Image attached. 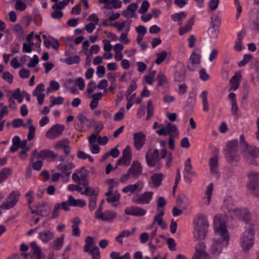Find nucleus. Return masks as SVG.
Returning a JSON list of instances; mask_svg holds the SVG:
<instances>
[{"mask_svg": "<svg viewBox=\"0 0 259 259\" xmlns=\"http://www.w3.org/2000/svg\"><path fill=\"white\" fill-rule=\"evenodd\" d=\"M213 221L215 234L220 236L222 238L218 240H213L210 250L211 254L218 255L222 252L223 248L228 245L229 237L226 225L221 217L215 215Z\"/></svg>", "mask_w": 259, "mask_h": 259, "instance_id": "nucleus-1", "label": "nucleus"}, {"mask_svg": "<svg viewBox=\"0 0 259 259\" xmlns=\"http://www.w3.org/2000/svg\"><path fill=\"white\" fill-rule=\"evenodd\" d=\"M194 238L197 240L205 238L208 232L209 223L207 217L202 213H198L193 220Z\"/></svg>", "mask_w": 259, "mask_h": 259, "instance_id": "nucleus-2", "label": "nucleus"}, {"mask_svg": "<svg viewBox=\"0 0 259 259\" xmlns=\"http://www.w3.org/2000/svg\"><path fill=\"white\" fill-rule=\"evenodd\" d=\"M166 155V149H161L159 153L157 149L150 148L145 154L146 163L149 167L156 166L157 168L159 169L161 167L160 160L164 158Z\"/></svg>", "mask_w": 259, "mask_h": 259, "instance_id": "nucleus-3", "label": "nucleus"}, {"mask_svg": "<svg viewBox=\"0 0 259 259\" xmlns=\"http://www.w3.org/2000/svg\"><path fill=\"white\" fill-rule=\"evenodd\" d=\"M224 206L228 209L229 212L233 217L237 218L241 221L247 222L250 219V215L247 208H233L232 200L230 197H228L225 200Z\"/></svg>", "mask_w": 259, "mask_h": 259, "instance_id": "nucleus-4", "label": "nucleus"}, {"mask_svg": "<svg viewBox=\"0 0 259 259\" xmlns=\"http://www.w3.org/2000/svg\"><path fill=\"white\" fill-rule=\"evenodd\" d=\"M254 226L248 224L240 237V244L244 251L249 250L254 244Z\"/></svg>", "mask_w": 259, "mask_h": 259, "instance_id": "nucleus-5", "label": "nucleus"}, {"mask_svg": "<svg viewBox=\"0 0 259 259\" xmlns=\"http://www.w3.org/2000/svg\"><path fill=\"white\" fill-rule=\"evenodd\" d=\"M237 145V140L231 141L227 144L225 150L227 161L232 165H235L239 160Z\"/></svg>", "mask_w": 259, "mask_h": 259, "instance_id": "nucleus-6", "label": "nucleus"}, {"mask_svg": "<svg viewBox=\"0 0 259 259\" xmlns=\"http://www.w3.org/2000/svg\"><path fill=\"white\" fill-rule=\"evenodd\" d=\"M247 176L249 181L247 184L248 190L256 197H259V172L251 171Z\"/></svg>", "mask_w": 259, "mask_h": 259, "instance_id": "nucleus-7", "label": "nucleus"}, {"mask_svg": "<svg viewBox=\"0 0 259 259\" xmlns=\"http://www.w3.org/2000/svg\"><path fill=\"white\" fill-rule=\"evenodd\" d=\"M156 133L159 136H169V138H179V131L177 126L168 123L165 126H162L159 130L156 131Z\"/></svg>", "mask_w": 259, "mask_h": 259, "instance_id": "nucleus-8", "label": "nucleus"}, {"mask_svg": "<svg viewBox=\"0 0 259 259\" xmlns=\"http://www.w3.org/2000/svg\"><path fill=\"white\" fill-rule=\"evenodd\" d=\"M20 193L19 191H13L7 196L6 201L1 205V208L4 209H9L13 207L17 203Z\"/></svg>", "mask_w": 259, "mask_h": 259, "instance_id": "nucleus-9", "label": "nucleus"}, {"mask_svg": "<svg viewBox=\"0 0 259 259\" xmlns=\"http://www.w3.org/2000/svg\"><path fill=\"white\" fill-rule=\"evenodd\" d=\"M77 122L75 124V128L80 132H85L92 126L91 120L87 118L82 113H79L77 116Z\"/></svg>", "mask_w": 259, "mask_h": 259, "instance_id": "nucleus-10", "label": "nucleus"}, {"mask_svg": "<svg viewBox=\"0 0 259 259\" xmlns=\"http://www.w3.org/2000/svg\"><path fill=\"white\" fill-rule=\"evenodd\" d=\"M153 196V192L146 191L142 194H135L132 198V201L138 204H148L151 201Z\"/></svg>", "mask_w": 259, "mask_h": 259, "instance_id": "nucleus-11", "label": "nucleus"}, {"mask_svg": "<svg viewBox=\"0 0 259 259\" xmlns=\"http://www.w3.org/2000/svg\"><path fill=\"white\" fill-rule=\"evenodd\" d=\"M64 129L63 125L56 124L46 132V137L50 140L55 139L62 134Z\"/></svg>", "mask_w": 259, "mask_h": 259, "instance_id": "nucleus-12", "label": "nucleus"}, {"mask_svg": "<svg viewBox=\"0 0 259 259\" xmlns=\"http://www.w3.org/2000/svg\"><path fill=\"white\" fill-rule=\"evenodd\" d=\"M195 252L192 259H210L206 251V246L203 242H199L195 247Z\"/></svg>", "mask_w": 259, "mask_h": 259, "instance_id": "nucleus-13", "label": "nucleus"}, {"mask_svg": "<svg viewBox=\"0 0 259 259\" xmlns=\"http://www.w3.org/2000/svg\"><path fill=\"white\" fill-rule=\"evenodd\" d=\"M174 80L176 82H181L185 80L186 70L185 66L182 63H178L174 71Z\"/></svg>", "mask_w": 259, "mask_h": 259, "instance_id": "nucleus-14", "label": "nucleus"}, {"mask_svg": "<svg viewBox=\"0 0 259 259\" xmlns=\"http://www.w3.org/2000/svg\"><path fill=\"white\" fill-rule=\"evenodd\" d=\"M35 157L38 158H46L47 157L55 158L57 157V155L55 154L53 151L49 150L44 149L41 150L39 152H37V150L36 149H34L33 150L31 156L30 158V161H33Z\"/></svg>", "mask_w": 259, "mask_h": 259, "instance_id": "nucleus-15", "label": "nucleus"}, {"mask_svg": "<svg viewBox=\"0 0 259 259\" xmlns=\"http://www.w3.org/2000/svg\"><path fill=\"white\" fill-rule=\"evenodd\" d=\"M127 171L132 178L137 179L142 173L143 167L140 162L134 161Z\"/></svg>", "mask_w": 259, "mask_h": 259, "instance_id": "nucleus-16", "label": "nucleus"}, {"mask_svg": "<svg viewBox=\"0 0 259 259\" xmlns=\"http://www.w3.org/2000/svg\"><path fill=\"white\" fill-rule=\"evenodd\" d=\"M146 135L142 132H138L134 134V145L137 150H140L144 146L146 142Z\"/></svg>", "mask_w": 259, "mask_h": 259, "instance_id": "nucleus-17", "label": "nucleus"}, {"mask_svg": "<svg viewBox=\"0 0 259 259\" xmlns=\"http://www.w3.org/2000/svg\"><path fill=\"white\" fill-rule=\"evenodd\" d=\"M132 160L131 148L126 147L122 151V156L118 160L117 165H128Z\"/></svg>", "mask_w": 259, "mask_h": 259, "instance_id": "nucleus-18", "label": "nucleus"}, {"mask_svg": "<svg viewBox=\"0 0 259 259\" xmlns=\"http://www.w3.org/2000/svg\"><path fill=\"white\" fill-rule=\"evenodd\" d=\"M200 55L193 51L188 63V68L190 71L196 70L200 63Z\"/></svg>", "mask_w": 259, "mask_h": 259, "instance_id": "nucleus-19", "label": "nucleus"}, {"mask_svg": "<svg viewBox=\"0 0 259 259\" xmlns=\"http://www.w3.org/2000/svg\"><path fill=\"white\" fill-rule=\"evenodd\" d=\"M146 210L142 207L137 206H132L125 208V214L134 216L142 217L146 213Z\"/></svg>", "mask_w": 259, "mask_h": 259, "instance_id": "nucleus-20", "label": "nucleus"}, {"mask_svg": "<svg viewBox=\"0 0 259 259\" xmlns=\"http://www.w3.org/2000/svg\"><path fill=\"white\" fill-rule=\"evenodd\" d=\"M69 143V141L67 139H62L56 142L53 147L56 150L63 149L64 153L68 155L70 153Z\"/></svg>", "mask_w": 259, "mask_h": 259, "instance_id": "nucleus-21", "label": "nucleus"}, {"mask_svg": "<svg viewBox=\"0 0 259 259\" xmlns=\"http://www.w3.org/2000/svg\"><path fill=\"white\" fill-rule=\"evenodd\" d=\"M144 187V183L142 181H138L134 184L128 185L126 187H124L122 191L124 193H127L128 192L134 193L136 191H141Z\"/></svg>", "mask_w": 259, "mask_h": 259, "instance_id": "nucleus-22", "label": "nucleus"}, {"mask_svg": "<svg viewBox=\"0 0 259 259\" xmlns=\"http://www.w3.org/2000/svg\"><path fill=\"white\" fill-rule=\"evenodd\" d=\"M218 160V157L217 156H214L210 158L209 162L211 174L213 176L215 177L216 178H219L220 177Z\"/></svg>", "mask_w": 259, "mask_h": 259, "instance_id": "nucleus-23", "label": "nucleus"}, {"mask_svg": "<svg viewBox=\"0 0 259 259\" xmlns=\"http://www.w3.org/2000/svg\"><path fill=\"white\" fill-rule=\"evenodd\" d=\"M242 154L245 158L248 156L253 157H259V148L253 146H248L245 149H242Z\"/></svg>", "mask_w": 259, "mask_h": 259, "instance_id": "nucleus-24", "label": "nucleus"}, {"mask_svg": "<svg viewBox=\"0 0 259 259\" xmlns=\"http://www.w3.org/2000/svg\"><path fill=\"white\" fill-rule=\"evenodd\" d=\"M138 8L137 3H132L128 5L126 9L122 13V15L126 18H131L136 17L135 12Z\"/></svg>", "mask_w": 259, "mask_h": 259, "instance_id": "nucleus-25", "label": "nucleus"}, {"mask_svg": "<svg viewBox=\"0 0 259 259\" xmlns=\"http://www.w3.org/2000/svg\"><path fill=\"white\" fill-rule=\"evenodd\" d=\"M74 167L73 163L70 162L67 164H60L57 166V168L61 171L63 176L69 177L71 173V170Z\"/></svg>", "mask_w": 259, "mask_h": 259, "instance_id": "nucleus-26", "label": "nucleus"}, {"mask_svg": "<svg viewBox=\"0 0 259 259\" xmlns=\"http://www.w3.org/2000/svg\"><path fill=\"white\" fill-rule=\"evenodd\" d=\"M213 184H209L205 192V196L202 198L203 204L206 206L210 205L211 200V195L213 191Z\"/></svg>", "mask_w": 259, "mask_h": 259, "instance_id": "nucleus-27", "label": "nucleus"}, {"mask_svg": "<svg viewBox=\"0 0 259 259\" xmlns=\"http://www.w3.org/2000/svg\"><path fill=\"white\" fill-rule=\"evenodd\" d=\"M164 214V212L163 209H160L159 210V212L154 217L153 219V224H155L156 223H157L162 229H166L167 227L165 222L162 219V217Z\"/></svg>", "mask_w": 259, "mask_h": 259, "instance_id": "nucleus-28", "label": "nucleus"}, {"mask_svg": "<svg viewBox=\"0 0 259 259\" xmlns=\"http://www.w3.org/2000/svg\"><path fill=\"white\" fill-rule=\"evenodd\" d=\"M131 23L132 20H127L122 22H115L112 26L116 28L119 31H121L124 28H125V31L129 32Z\"/></svg>", "mask_w": 259, "mask_h": 259, "instance_id": "nucleus-29", "label": "nucleus"}, {"mask_svg": "<svg viewBox=\"0 0 259 259\" xmlns=\"http://www.w3.org/2000/svg\"><path fill=\"white\" fill-rule=\"evenodd\" d=\"M73 225L71 226L72 228V234L73 236L78 237L80 236V230L79 228V225H80L81 221L79 218L75 217L71 221Z\"/></svg>", "mask_w": 259, "mask_h": 259, "instance_id": "nucleus-30", "label": "nucleus"}, {"mask_svg": "<svg viewBox=\"0 0 259 259\" xmlns=\"http://www.w3.org/2000/svg\"><path fill=\"white\" fill-rule=\"evenodd\" d=\"M54 233L50 230H45L39 233V239L44 243H48L53 239Z\"/></svg>", "mask_w": 259, "mask_h": 259, "instance_id": "nucleus-31", "label": "nucleus"}, {"mask_svg": "<svg viewBox=\"0 0 259 259\" xmlns=\"http://www.w3.org/2000/svg\"><path fill=\"white\" fill-rule=\"evenodd\" d=\"M38 215L41 217H46L50 213V208L48 204L45 203H40L37 205V211Z\"/></svg>", "mask_w": 259, "mask_h": 259, "instance_id": "nucleus-32", "label": "nucleus"}, {"mask_svg": "<svg viewBox=\"0 0 259 259\" xmlns=\"http://www.w3.org/2000/svg\"><path fill=\"white\" fill-rule=\"evenodd\" d=\"M107 197V201L109 203H112V205L113 206H117L119 204V200L120 198V195L118 192L115 191L114 193L112 192L110 196Z\"/></svg>", "mask_w": 259, "mask_h": 259, "instance_id": "nucleus-33", "label": "nucleus"}, {"mask_svg": "<svg viewBox=\"0 0 259 259\" xmlns=\"http://www.w3.org/2000/svg\"><path fill=\"white\" fill-rule=\"evenodd\" d=\"M241 75L239 73H235V74L231 78L230 80L231 85L230 90H236L239 85L240 81Z\"/></svg>", "mask_w": 259, "mask_h": 259, "instance_id": "nucleus-34", "label": "nucleus"}, {"mask_svg": "<svg viewBox=\"0 0 259 259\" xmlns=\"http://www.w3.org/2000/svg\"><path fill=\"white\" fill-rule=\"evenodd\" d=\"M192 165L191 164V160L190 158H188L186 161L185 162V175H187V176H193L195 175V172L192 171ZM186 179V181L187 182L190 183L191 182L189 178H187L186 176H184Z\"/></svg>", "mask_w": 259, "mask_h": 259, "instance_id": "nucleus-35", "label": "nucleus"}, {"mask_svg": "<svg viewBox=\"0 0 259 259\" xmlns=\"http://www.w3.org/2000/svg\"><path fill=\"white\" fill-rule=\"evenodd\" d=\"M187 16V14L184 12H181L179 13H175L171 15V19L178 24L181 25L183 24V20H184Z\"/></svg>", "mask_w": 259, "mask_h": 259, "instance_id": "nucleus-36", "label": "nucleus"}, {"mask_svg": "<svg viewBox=\"0 0 259 259\" xmlns=\"http://www.w3.org/2000/svg\"><path fill=\"white\" fill-rule=\"evenodd\" d=\"M245 34L244 30H241L237 35V38L235 41L234 49L237 51H240L242 49V40Z\"/></svg>", "mask_w": 259, "mask_h": 259, "instance_id": "nucleus-37", "label": "nucleus"}, {"mask_svg": "<svg viewBox=\"0 0 259 259\" xmlns=\"http://www.w3.org/2000/svg\"><path fill=\"white\" fill-rule=\"evenodd\" d=\"M68 202L70 203V205L73 206L83 207L86 205V202L84 200L82 199H75L71 195L68 196Z\"/></svg>", "mask_w": 259, "mask_h": 259, "instance_id": "nucleus-38", "label": "nucleus"}, {"mask_svg": "<svg viewBox=\"0 0 259 259\" xmlns=\"http://www.w3.org/2000/svg\"><path fill=\"white\" fill-rule=\"evenodd\" d=\"M194 20L193 18H190L186 26L184 27H181L179 29V34L181 35H183L185 33L189 32L192 28V26L194 24Z\"/></svg>", "mask_w": 259, "mask_h": 259, "instance_id": "nucleus-39", "label": "nucleus"}, {"mask_svg": "<svg viewBox=\"0 0 259 259\" xmlns=\"http://www.w3.org/2000/svg\"><path fill=\"white\" fill-rule=\"evenodd\" d=\"M44 44L47 48H50L52 47L53 49L57 50L59 47L58 41L53 37L49 38L48 40H45Z\"/></svg>", "mask_w": 259, "mask_h": 259, "instance_id": "nucleus-40", "label": "nucleus"}, {"mask_svg": "<svg viewBox=\"0 0 259 259\" xmlns=\"http://www.w3.org/2000/svg\"><path fill=\"white\" fill-rule=\"evenodd\" d=\"M163 175L162 173H155L151 176V179L153 185L158 187L159 186L163 178Z\"/></svg>", "mask_w": 259, "mask_h": 259, "instance_id": "nucleus-41", "label": "nucleus"}, {"mask_svg": "<svg viewBox=\"0 0 259 259\" xmlns=\"http://www.w3.org/2000/svg\"><path fill=\"white\" fill-rule=\"evenodd\" d=\"M207 95L208 92L206 91H203L200 95V97L201 98L202 101L203 110L205 112H207L209 110Z\"/></svg>", "mask_w": 259, "mask_h": 259, "instance_id": "nucleus-42", "label": "nucleus"}, {"mask_svg": "<svg viewBox=\"0 0 259 259\" xmlns=\"http://www.w3.org/2000/svg\"><path fill=\"white\" fill-rule=\"evenodd\" d=\"M85 244L83 248L84 252H89L91 247L93 248L94 247H97L95 245L94 239L92 237L88 236L85 239Z\"/></svg>", "mask_w": 259, "mask_h": 259, "instance_id": "nucleus-43", "label": "nucleus"}, {"mask_svg": "<svg viewBox=\"0 0 259 259\" xmlns=\"http://www.w3.org/2000/svg\"><path fill=\"white\" fill-rule=\"evenodd\" d=\"M12 173V169L10 167H5L0 171V183L7 179Z\"/></svg>", "mask_w": 259, "mask_h": 259, "instance_id": "nucleus-44", "label": "nucleus"}, {"mask_svg": "<svg viewBox=\"0 0 259 259\" xmlns=\"http://www.w3.org/2000/svg\"><path fill=\"white\" fill-rule=\"evenodd\" d=\"M64 240V235H62L60 237L55 239L52 244L53 248L57 250H60L63 246Z\"/></svg>", "mask_w": 259, "mask_h": 259, "instance_id": "nucleus-45", "label": "nucleus"}, {"mask_svg": "<svg viewBox=\"0 0 259 259\" xmlns=\"http://www.w3.org/2000/svg\"><path fill=\"white\" fill-rule=\"evenodd\" d=\"M93 194L90 195L89 207L91 211H93L96 207L97 195L98 194H95V192L93 191Z\"/></svg>", "mask_w": 259, "mask_h": 259, "instance_id": "nucleus-46", "label": "nucleus"}, {"mask_svg": "<svg viewBox=\"0 0 259 259\" xmlns=\"http://www.w3.org/2000/svg\"><path fill=\"white\" fill-rule=\"evenodd\" d=\"M117 214L111 210H106L104 212L103 221H111L116 218Z\"/></svg>", "mask_w": 259, "mask_h": 259, "instance_id": "nucleus-47", "label": "nucleus"}, {"mask_svg": "<svg viewBox=\"0 0 259 259\" xmlns=\"http://www.w3.org/2000/svg\"><path fill=\"white\" fill-rule=\"evenodd\" d=\"M12 98L16 100L18 103H22L23 100V92H21L19 88L16 89L13 94Z\"/></svg>", "mask_w": 259, "mask_h": 259, "instance_id": "nucleus-48", "label": "nucleus"}, {"mask_svg": "<svg viewBox=\"0 0 259 259\" xmlns=\"http://www.w3.org/2000/svg\"><path fill=\"white\" fill-rule=\"evenodd\" d=\"M125 110L124 107H121L119 111L116 113L113 119L115 121H120L124 118Z\"/></svg>", "mask_w": 259, "mask_h": 259, "instance_id": "nucleus-49", "label": "nucleus"}, {"mask_svg": "<svg viewBox=\"0 0 259 259\" xmlns=\"http://www.w3.org/2000/svg\"><path fill=\"white\" fill-rule=\"evenodd\" d=\"M130 236V231L123 230L122 231L118 236L115 238V241L119 243L120 244H122L123 240L122 238L128 237Z\"/></svg>", "mask_w": 259, "mask_h": 259, "instance_id": "nucleus-50", "label": "nucleus"}, {"mask_svg": "<svg viewBox=\"0 0 259 259\" xmlns=\"http://www.w3.org/2000/svg\"><path fill=\"white\" fill-rule=\"evenodd\" d=\"M167 53L165 51H163L160 53L156 54L157 58L155 63L157 64H160L163 62L167 57Z\"/></svg>", "mask_w": 259, "mask_h": 259, "instance_id": "nucleus-51", "label": "nucleus"}, {"mask_svg": "<svg viewBox=\"0 0 259 259\" xmlns=\"http://www.w3.org/2000/svg\"><path fill=\"white\" fill-rule=\"evenodd\" d=\"M156 79L158 80V85L160 87L164 85L167 82L166 76L161 72L158 73Z\"/></svg>", "mask_w": 259, "mask_h": 259, "instance_id": "nucleus-52", "label": "nucleus"}, {"mask_svg": "<svg viewBox=\"0 0 259 259\" xmlns=\"http://www.w3.org/2000/svg\"><path fill=\"white\" fill-rule=\"evenodd\" d=\"M108 185L109 186L108 191L105 194L106 196H110L113 192V188L115 185L117 184V182L115 181L114 179H110L107 181Z\"/></svg>", "mask_w": 259, "mask_h": 259, "instance_id": "nucleus-53", "label": "nucleus"}, {"mask_svg": "<svg viewBox=\"0 0 259 259\" xmlns=\"http://www.w3.org/2000/svg\"><path fill=\"white\" fill-rule=\"evenodd\" d=\"M30 247L33 251V254L35 256L42 254L40 247L35 242H32L30 244Z\"/></svg>", "mask_w": 259, "mask_h": 259, "instance_id": "nucleus-54", "label": "nucleus"}, {"mask_svg": "<svg viewBox=\"0 0 259 259\" xmlns=\"http://www.w3.org/2000/svg\"><path fill=\"white\" fill-rule=\"evenodd\" d=\"M150 7V4L148 1L144 0L141 4L140 9L138 10V12L141 14H145Z\"/></svg>", "mask_w": 259, "mask_h": 259, "instance_id": "nucleus-55", "label": "nucleus"}, {"mask_svg": "<svg viewBox=\"0 0 259 259\" xmlns=\"http://www.w3.org/2000/svg\"><path fill=\"white\" fill-rule=\"evenodd\" d=\"M80 62V58L78 56L75 55L73 56H69L66 58L65 62L69 64H77Z\"/></svg>", "mask_w": 259, "mask_h": 259, "instance_id": "nucleus-56", "label": "nucleus"}, {"mask_svg": "<svg viewBox=\"0 0 259 259\" xmlns=\"http://www.w3.org/2000/svg\"><path fill=\"white\" fill-rule=\"evenodd\" d=\"M156 71H152L149 73L147 75L144 76L145 82L150 85H152L153 82V79L155 76Z\"/></svg>", "mask_w": 259, "mask_h": 259, "instance_id": "nucleus-57", "label": "nucleus"}, {"mask_svg": "<svg viewBox=\"0 0 259 259\" xmlns=\"http://www.w3.org/2000/svg\"><path fill=\"white\" fill-rule=\"evenodd\" d=\"M88 252L90 254H92L93 259L100 258V253L99 251V249L97 246L94 247L93 248L90 249L89 252Z\"/></svg>", "mask_w": 259, "mask_h": 259, "instance_id": "nucleus-58", "label": "nucleus"}, {"mask_svg": "<svg viewBox=\"0 0 259 259\" xmlns=\"http://www.w3.org/2000/svg\"><path fill=\"white\" fill-rule=\"evenodd\" d=\"M252 56L250 54H246L244 55L243 57V59L239 62L238 63V66L239 67L244 66L245 65L247 64L252 59Z\"/></svg>", "mask_w": 259, "mask_h": 259, "instance_id": "nucleus-59", "label": "nucleus"}, {"mask_svg": "<svg viewBox=\"0 0 259 259\" xmlns=\"http://www.w3.org/2000/svg\"><path fill=\"white\" fill-rule=\"evenodd\" d=\"M12 125L15 128H17L20 126L26 127V125L23 123V120L20 118H16L14 119L12 121Z\"/></svg>", "mask_w": 259, "mask_h": 259, "instance_id": "nucleus-60", "label": "nucleus"}, {"mask_svg": "<svg viewBox=\"0 0 259 259\" xmlns=\"http://www.w3.org/2000/svg\"><path fill=\"white\" fill-rule=\"evenodd\" d=\"M128 32L124 31L122 33L119 37V40L123 44H127L130 42V40L127 38Z\"/></svg>", "mask_w": 259, "mask_h": 259, "instance_id": "nucleus-61", "label": "nucleus"}, {"mask_svg": "<svg viewBox=\"0 0 259 259\" xmlns=\"http://www.w3.org/2000/svg\"><path fill=\"white\" fill-rule=\"evenodd\" d=\"M45 91V85L43 83L38 84L35 89L33 91V95H38L42 94L41 93Z\"/></svg>", "mask_w": 259, "mask_h": 259, "instance_id": "nucleus-62", "label": "nucleus"}, {"mask_svg": "<svg viewBox=\"0 0 259 259\" xmlns=\"http://www.w3.org/2000/svg\"><path fill=\"white\" fill-rule=\"evenodd\" d=\"M61 209L60 203H56L54 207L53 210L52 212V219H54L57 218L59 214V210Z\"/></svg>", "mask_w": 259, "mask_h": 259, "instance_id": "nucleus-63", "label": "nucleus"}, {"mask_svg": "<svg viewBox=\"0 0 259 259\" xmlns=\"http://www.w3.org/2000/svg\"><path fill=\"white\" fill-rule=\"evenodd\" d=\"M14 30L17 36L21 37L24 34L23 28L19 24H16L14 28Z\"/></svg>", "mask_w": 259, "mask_h": 259, "instance_id": "nucleus-64", "label": "nucleus"}]
</instances>
